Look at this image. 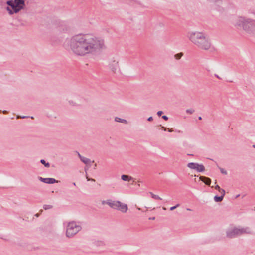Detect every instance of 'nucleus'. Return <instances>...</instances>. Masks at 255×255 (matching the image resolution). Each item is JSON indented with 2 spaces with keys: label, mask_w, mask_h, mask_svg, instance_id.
<instances>
[{
  "label": "nucleus",
  "mask_w": 255,
  "mask_h": 255,
  "mask_svg": "<svg viewBox=\"0 0 255 255\" xmlns=\"http://www.w3.org/2000/svg\"><path fill=\"white\" fill-rule=\"evenodd\" d=\"M209 2L211 3H217L221 0H207Z\"/></svg>",
  "instance_id": "obj_27"
},
{
  "label": "nucleus",
  "mask_w": 255,
  "mask_h": 255,
  "mask_svg": "<svg viewBox=\"0 0 255 255\" xmlns=\"http://www.w3.org/2000/svg\"><path fill=\"white\" fill-rule=\"evenodd\" d=\"M150 194L151 195V197L156 200H162V198L160 197L158 195L154 194L152 192H150Z\"/></svg>",
  "instance_id": "obj_19"
},
{
  "label": "nucleus",
  "mask_w": 255,
  "mask_h": 255,
  "mask_svg": "<svg viewBox=\"0 0 255 255\" xmlns=\"http://www.w3.org/2000/svg\"><path fill=\"white\" fill-rule=\"evenodd\" d=\"M155 217L152 218V219H154Z\"/></svg>",
  "instance_id": "obj_45"
},
{
  "label": "nucleus",
  "mask_w": 255,
  "mask_h": 255,
  "mask_svg": "<svg viewBox=\"0 0 255 255\" xmlns=\"http://www.w3.org/2000/svg\"><path fill=\"white\" fill-rule=\"evenodd\" d=\"M26 117H26V116H22V117H21V116H17V119H18V118H22V119H24V118H26Z\"/></svg>",
  "instance_id": "obj_34"
},
{
  "label": "nucleus",
  "mask_w": 255,
  "mask_h": 255,
  "mask_svg": "<svg viewBox=\"0 0 255 255\" xmlns=\"http://www.w3.org/2000/svg\"><path fill=\"white\" fill-rule=\"evenodd\" d=\"M168 131L170 132H171L173 131V130L172 128L170 129V128H168Z\"/></svg>",
  "instance_id": "obj_36"
},
{
  "label": "nucleus",
  "mask_w": 255,
  "mask_h": 255,
  "mask_svg": "<svg viewBox=\"0 0 255 255\" xmlns=\"http://www.w3.org/2000/svg\"><path fill=\"white\" fill-rule=\"evenodd\" d=\"M253 147H255V145H253Z\"/></svg>",
  "instance_id": "obj_46"
},
{
  "label": "nucleus",
  "mask_w": 255,
  "mask_h": 255,
  "mask_svg": "<svg viewBox=\"0 0 255 255\" xmlns=\"http://www.w3.org/2000/svg\"><path fill=\"white\" fill-rule=\"evenodd\" d=\"M52 207H53V206L51 205L45 204V205H43V209L44 210L50 209L52 208Z\"/></svg>",
  "instance_id": "obj_22"
},
{
  "label": "nucleus",
  "mask_w": 255,
  "mask_h": 255,
  "mask_svg": "<svg viewBox=\"0 0 255 255\" xmlns=\"http://www.w3.org/2000/svg\"><path fill=\"white\" fill-rule=\"evenodd\" d=\"M147 120L148 121H152L153 120V118L152 117H150L148 118Z\"/></svg>",
  "instance_id": "obj_35"
},
{
  "label": "nucleus",
  "mask_w": 255,
  "mask_h": 255,
  "mask_svg": "<svg viewBox=\"0 0 255 255\" xmlns=\"http://www.w3.org/2000/svg\"><path fill=\"white\" fill-rule=\"evenodd\" d=\"M162 208H163V210H165L166 209V208H165V207H163Z\"/></svg>",
  "instance_id": "obj_41"
},
{
  "label": "nucleus",
  "mask_w": 255,
  "mask_h": 255,
  "mask_svg": "<svg viewBox=\"0 0 255 255\" xmlns=\"http://www.w3.org/2000/svg\"><path fill=\"white\" fill-rule=\"evenodd\" d=\"M85 170L86 171V170H87V169H86V168H85Z\"/></svg>",
  "instance_id": "obj_44"
},
{
  "label": "nucleus",
  "mask_w": 255,
  "mask_h": 255,
  "mask_svg": "<svg viewBox=\"0 0 255 255\" xmlns=\"http://www.w3.org/2000/svg\"><path fill=\"white\" fill-rule=\"evenodd\" d=\"M239 235H242L243 234H252L253 231L250 228L248 227H238Z\"/></svg>",
  "instance_id": "obj_9"
},
{
  "label": "nucleus",
  "mask_w": 255,
  "mask_h": 255,
  "mask_svg": "<svg viewBox=\"0 0 255 255\" xmlns=\"http://www.w3.org/2000/svg\"><path fill=\"white\" fill-rule=\"evenodd\" d=\"M115 121L117 122H120V123H125V124L128 123V121L126 120L121 119V118L117 117L115 118Z\"/></svg>",
  "instance_id": "obj_17"
},
{
  "label": "nucleus",
  "mask_w": 255,
  "mask_h": 255,
  "mask_svg": "<svg viewBox=\"0 0 255 255\" xmlns=\"http://www.w3.org/2000/svg\"><path fill=\"white\" fill-rule=\"evenodd\" d=\"M219 191L221 193V196H223L224 197V196L225 195V191L223 189H221Z\"/></svg>",
  "instance_id": "obj_25"
},
{
  "label": "nucleus",
  "mask_w": 255,
  "mask_h": 255,
  "mask_svg": "<svg viewBox=\"0 0 255 255\" xmlns=\"http://www.w3.org/2000/svg\"><path fill=\"white\" fill-rule=\"evenodd\" d=\"M16 6L20 10L23 9L25 6L24 0H14Z\"/></svg>",
  "instance_id": "obj_13"
},
{
  "label": "nucleus",
  "mask_w": 255,
  "mask_h": 255,
  "mask_svg": "<svg viewBox=\"0 0 255 255\" xmlns=\"http://www.w3.org/2000/svg\"><path fill=\"white\" fill-rule=\"evenodd\" d=\"M39 179L41 182H43L47 184H53L55 183H58L59 181L55 180L54 178H44L41 177L39 178Z\"/></svg>",
  "instance_id": "obj_12"
},
{
  "label": "nucleus",
  "mask_w": 255,
  "mask_h": 255,
  "mask_svg": "<svg viewBox=\"0 0 255 255\" xmlns=\"http://www.w3.org/2000/svg\"><path fill=\"white\" fill-rule=\"evenodd\" d=\"M236 24L242 26L243 29L249 34H255V20L240 17L237 19Z\"/></svg>",
  "instance_id": "obj_3"
},
{
  "label": "nucleus",
  "mask_w": 255,
  "mask_h": 255,
  "mask_svg": "<svg viewBox=\"0 0 255 255\" xmlns=\"http://www.w3.org/2000/svg\"><path fill=\"white\" fill-rule=\"evenodd\" d=\"M215 76H216L217 78H218V79H221V77H219L218 75L215 74Z\"/></svg>",
  "instance_id": "obj_37"
},
{
  "label": "nucleus",
  "mask_w": 255,
  "mask_h": 255,
  "mask_svg": "<svg viewBox=\"0 0 255 255\" xmlns=\"http://www.w3.org/2000/svg\"><path fill=\"white\" fill-rule=\"evenodd\" d=\"M14 1L13 0H9L7 1V4L8 5L11 6V5L13 4Z\"/></svg>",
  "instance_id": "obj_28"
},
{
  "label": "nucleus",
  "mask_w": 255,
  "mask_h": 255,
  "mask_svg": "<svg viewBox=\"0 0 255 255\" xmlns=\"http://www.w3.org/2000/svg\"><path fill=\"white\" fill-rule=\"evenodd\" d=\"M199 179L201 181H203L207 185L210 186L211 183V180L208 177H206L205 176H200Z\"/></svg>",
  "instance_id": "obj_15"
},
{
  "label": "nucleus",
  "mask_w": 255,
  "mask_h": 255,
  "mask_svg": "<svg viewBox=\"0 0 255 255\" xmlns=\"http://www.w3.org/2000/svg\"><path fill=\"white\" fill-rule=\"evenodd\" d=\"M81 229V227L77 224L75 222H70L67 226L66 235L68 238L72 237L80 231Z\"/></svg>",
  "instance_id": "obj_4"
},
{
  "label": "nucleus",
  "mask_w": 255,
  "mask_h": 255,
  "mask_svg": "<svg viewBox=\"0 0 255 255\" xmlns=\"http://www.w3.org/2000/svg\"><path fill=\"white\" fill-rule=\"evenodd\" d=\"M179 206H180V204H177L175 206L171 207L170 208V210L172 211V210L175 209L176 208H177V207H179Z\"/></svg>",
  "instance_id": "obj_24"
},
{
  "label": "nucleus",
  "mask_w": 255,
  "mask_h": 255,
  "mask_svg": "<svg viewBox=\"0 0 255 255\" xmlns=\"http://www.w3.org/2000/svg\"><path fill=\"white\" fill-rule=\"evenodd\" d=\"M220 170L222 174H224L225 175H226L227 174V172L226 170H225L224 169L220 168Z\"/></svg>",
  "instance_id": "obj_26"
},
{
  "label": "nucleus",
  "mask_w": 255,
  "mask_h": 255,
  "mask_svg": "<svg viewBox=\"0 0 255 255\" xmlns=\"http://www.w3.org/2000/svg\"><path fill=\"white\" fill-rule=\"evenodd\" d=\"M188 155H191V156H192V155H193V154H188Z\"/></svg>",
  "instance_id": "obj_43"
},
{
  "label": "nucleus",
  "mask_w": 255,
  "mask_h": 255,
  "mask_svg": "<svg viewBox=\"0 0 255 255\" xmlns=\"http://www.w3.org/2000/svg\"><path fill=\"white\" fill-rule=\"evenodd\" d=\"M186 112L188 114H192L194 112V110L192 109H187V110H186Z\"/></svg>",
  "instance_id": "obj_23"
},
{
  "label": "nucleus",
  "mask_w": 255,
  "mask_h": 255,
  "mask_svg": "<svg viewBox=\"0 0 255 255\" xmlns=\"http://www.w3.org/2000/svg\"><path fill=\"white\" fill-rule=\"evenodd\" d=\"M40 162L44 165L45 167H50V164L47 162L46 163V161L44 160V159H41L40 160Z\"/></svg>",
  "instance_id": "obj_20"
},
{
  "label": "nucleus",
  "mask_w": 255,
  "mask_h": 255,
  "mask_svg": "<svg viewBox=\"0 0 255 255\" xmlns=\"http://www.w3.org/2000/svg\"><path fill=\"white\" fill-rule=\"evenodd\" d=\"M119 204L118 201H113L112 200H104L102 201V204L105 205L107 204L109 205L111 208L115 209L116 207V204Z\"/></svg>",
  "instance_id": "obj_11"
},
{
  "label": "nucleus",
  "mask_w": 255,
  "mask_h": 255,
  "mask_svg": "<svg viewBox=\"0 0 255 255\" xmlns=\"http://www.w3.org/2000/svg\"><path fill=\"white\" fill-rule=\"evenodd\" d=\"M187 38L195 47L200 50L209 51L213 48L210 38L204 32L189 31L187 34Z\"/></svg>",
  "instance_id": "obj_2"
},
{
  "label": "nucleus",
  "mask_w": 255,
  "mask_h": 255,
  "mask_svg": "<svg viewBox=\"0 0 255 255\" xmlns=\"http://www.w3.org/2000/svg\"><path fill=\"white\" fill-rule=\"evenodd\" d=\"M226 236L229 238H233L240 236L239 228L234 227L232 229H229L226 232Z\"/></svg>",
  "instance_id": "obj_7"
},
{
  "label": "nucleus",
  "mask_w": 255,
  "mask_h": 255,
  "mask_svg": "<svg viewBox=\"0 0 255 255\" xmlns=\"http://www.w3.org/2000/svg\"><path fill=\"white\" fill-rule=\"evenodd\" d=\"M223 198H224V196H221V195L220 196H215L214 197V199L216 202H219L223 200Z\"/></svg>",
  "instance_id": "obj_18"
},
{
  "label": "nucleus",
  "mask_w": 255,
  "mask_h": 255,
  "mask_svg": "<svg viewBox=\"0 0 255 255\" xmlns=\"http://www.w3.org/2000/svg\"><path fill=\"white\" fill-rule=\"evenodd\" d=\"M78 155L79 158L80 159L81 161L85 164H89L91 162H94V161L91 162L89 159L81 156L79 153H78Z\"/></svg>",
  "instance_id": "obj_14"
},
{
  "label": "nucleus",
  "mask_w": 255,
  "mask_h": 255,
  "mask_svg": "<svg viewBox=\"0 0 255 255\" xmlns=\"http://www.w3.org/2000/svg\"><path fill=\"white\" fill-rule=\"evenodd\" d=\"M187 167L191 169H194L197 172H201L205 170V167L203 164L191 162L187 164Z\"/></svg>",
  "instance_id": "obj_6"
},
{
  "label": "nucleus",
  "mask_w": 255,
  "mask_h": 255,
  "mask_svg": "<svg viewBox=\"0 0 255 255\" xmlns=\"http://www.w3.org/2000/svg\"><path fill=\"white\" fill-rule=\"evenodd\" d=\"M6 9L10 15L13 14L14 13H16L20 11L19 9L17 7V6H16L14 1L11 5L10 7H7Z\"/></svg>",
  "instance_id": "obj_10"
},
{
  "label": "nucleus",
  "mask_w": 255,
  "mask_h": 255,
  "mask_svg": "<svg viewBox=\"0 0 255 255\" xmlns=\"http://www.w3.org/2000/svg\"><path fill=\"white\" fill-rule=\"evenodd\" d=\"M86 178L88 181H94V182L95 181V179H92V178H89L87 176L86 177Z\"/></svg>",
  "instance_id": "obj_33"
},
{
  "label": "nucleus",
  "mask_w": 255,
  "mask_h": 255,
  "mask_svg": "<svg viewBox=\"0 0 255 255\" xmlns=\"http://www.w3.org/2000/svg\"><path fill=\"white\" fill-rule=\"evenodd\" d=\"M186 210L188 211H192V210L190 208H187Z\"/></svg>",
  "instance_id": "obj_38"
},
{
  "label": "nucleus",
  "mask_w": 255,
  "mask_h": 255,
  "mask_svg": "<svg viewBox=\"0 0 255 255\" xmlns=\"http://www.w3.org/2000/svg\"><path fill=\"white\" fill-rule=\"evenodd\" d=\"M215 188L216 189V190H218V191H219L221 188L220 187V186L218 185H216L215 187Z\"/></svg>",
  "instance_id": "obj_31"
},
{
  "label": "nucleus",
  "mask_w": 255,
  "mask_h": 255,
  "mask_svg": "<svg viewBox=\"0 0 255 255\" xmlns=\"http://www.w3.org/2000/svg\"><path fill=\"white\" fill-rule=\"evenodd\" d=\"M119 204H116L115 209L120 211L122 213H126L128 210L127 204H124L118 201Z\"/></svg>",
  "instance_id": "obj_8"
},
{
  "label": "nucleus",
  "mask_w": 255,
  "mask_h": 255,
  "mask_svg": "<svg viewBox=\"0 0 255 255\" xmlns=\"http://www.w3.org/2000/svg\"><path fill=\"white\" fill-rule=\"evenodd\" d=\"M163 114V112L161 111H158L157 113V114L158 116H161V115Z\"/></svg>",
  "instance_id": "obj_30"
},
{
  "label": "nucleus",
  "mask_w": 255,
  "mask_h": 255,
  "mask_svg": "<svg viewBox=\"0 0 255 255\" xmlns=\"http://www.w3.org/2000/svg\"><path fill=\"white\" fill-rule=\"evenodd\" d=\"M65 45L75 56L95 55L106 48L103 38L92 33H78L67 39Z\"/></svg>",
  "instance_id": "obj_1"
},
{
  "label": "nucleus",
  "mask_w": 255,
  "mask_h": 255,
  "mask_svg": "<svg viewBox=\"0 0 255 255\" xmlns=\"http://www.w3.org/2000/svg\"><path fill=\"white\" fill-rule=\"evenodd\" d=\"M3 113L4 114H6V113H7V111H3Z\"/></svg>",
  "instance_id": "obj_39"
},
{
  "label": "nucleus",
  "mask_w": 255,
  "mask_h": 255,
  "mask_svg": "<svg viewBox=\"0 0 255 255\" xmlns=\"http://www.w3.org/2000/svg\"><path fill=\"white\" fill-rule=\"evenodd\" d=\"M162 118L165 120H167L168 119V118L167 116H165V115H163L162 116Z\"/></svg>",
  "instance_id": "obj_32"
},
{
  "label": "nucleus",
  "mask_w": 255,
  "mask_h": 255,
  "mask_svg": "<svg viewBox=\"0 0 255 255\" xmlns=\"http://www.w3.org/2000/svg\"><path fill=\"white\" fill-rule=\"evenodd\" d=\"M159 127H160L161 129H163L164 131H166L167 130V128L161 126V125L159 126Z\"/></svg>",
  "instance_id": "obj_29"
},
{
  "label": "nucleus",
  "mask_w": 255,
  "mask_h": 255,
  "mask_svg": "<svg viewBox=\"0 0 255 255\" xmlns=\"http://www.w3.org/2000/svg\"><path fill=\"white\" fill-rule=\"evenodd\" d=\"M108 67L114 73L119 70V59L118 56H112L109 59Z\"/></svg>",
  "instance_id": "obj_5"
},
{
  "label": "nucleus",
  "mask_w": 255,
  "mask_h": 255,
  "mask_svg": "<svg viewBox=\"0 0 255 255\" xmlns=\"http://www.w3.org/2000/svg\"><path fill=\"white\" fill-rule=\"evenodd\" d=\"M198 119H199V120H201L202 119V117L200 116V117H198Z\"/></svg>",
  "instance_id": "obj_40"
},
{
  "label": "nucleus",
  "mask_w": 255,
  "mask_h": 255,
  "mask_svg": "<svg viewBox=\"0 0 255 255\" xmlns=\"http://www.w3.org/2000/svg\"><path fill=\"white\" fill-rule=\"evenodd\" d=\"M73 185H74V186H75V185H76V184H75V182H74V183H73Z\"/></svg>",
  "instance_id": "obj_42"
},
{
  "label": "nucleus",
  "mask_w": 255,
  "mask_h": 255,
  "mask_svg": "<svg viewBox=\"0 0 255 255\" xmlns=\"http://www.w3.org/2000/svg\"><path fill=\"white\" fill-rule=\"evenodd\" d=\"M183 55V54L182 53H179L175 54L174 55V57L176 59L179 60L182 57Z\"/></svg>",
  "instance_id": "obj_21"
},
{
  "label": "nucleus",
  "mask_w": 255,
  "mask_h": 255,
  "mask_svg": "<svg viewBox=\"0 0 255 255\" xmlns=\"http://www.w3.org/2000/svg\"><path fill=\"white\" fill-rule=\"evenodd\" d=\"M121 179L123 181H130L132 180L133 182H134V181H135V179H134L131 176H129L127 175H122L121 176Z\"/></svg>",
  "instance_id": "obj_16"
}]
</instances>
